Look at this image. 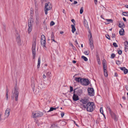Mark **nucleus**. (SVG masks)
Masks as SVG:
<instances>
[{
    "label": "nucleus",
    "mask_w": 128,
    "mask_h": 128,
    "mask_svg": "<svg viewBox=\"0 0 128 128\" xmlns=\"http://www.w3.org/2000/svg\"><path fill=\"white\" fill-rule=\"evenodd\" d=\"M76 88L74 89V94L72 97L73 100L74 101H76L79 100V98L78 95L76 94L75 93V90Z\"/></svg>",
    "instance_id": "1a4fd4ad"
},
{
    "label": "nucleus",
    "mask_w": 128,
    "mask_h": 128,
    "mask_svg": "<svg viewBox=\"0 0 128 128\" xmlns=\"http://www.w3.org/2000/svg\"><path fill=\"white\" fill-rule=\"evenodd\" d=\"M97 62H98V64H100V59L98 58H97Z\"/></svg>",
    "instance_id": "603ef678"
},
{
    "label": "nucleus",
    "mask_w": 128,
    "mask_h": 128,
    "mask_svg": "<svg viewBox=\"0 0 128 128\" xmlns=\"http://www.w3.org/2000/svg\"><path fill=\"white\" fill-rule=\"evenodd\" d=\"M28 33H30L32 30V26H30V25H28Z\"/></svg>",
    "instance_id": "4be33fe9"
},
{
    "label": "nucleus",
    "mask_w": 128,
    "mask_h": 128,
    "mask_svg": "<svg viewBox=\"0 0 128 128\" xmlns=\"http://www.w3.org/2000/svg\"><path fill=\"white\" fill-rule=\"evenodd\" d=\"M84 24L85 27L88 30H89L88 22L85 19H84Z\"/></svg>",
    "instance_id": "2eb2a0df"
},
{
    "label": "nucleus",
    "mask_w": 128,
    "mask_h": 128,
    "mask_svg": "<svg viewBox=\"0 0 128 128\" xmlns=\"http://www.w3.org/2000/svg\"><path fill=\"white\" fill-rule=\"evenodd\" d=\"M124 29L122 28L119 31V33L120 35L123 36L124 34Z\"/></svg>",
    "instance_id": "aec40b11"
},
{
    "label": "nucleus",
    "mask_w": 128,
    "mask_h": 128,
    "mask_svg": "<svg viewBox=\"0 0 128 128\" xmlns=\"http://www.w3.org/2000/svg\"><path fill=\"white\" fill-rule=\"evenodd\" d=\"M32 114L33 118L36 120L35 118H36L38 117H40L42 116L43 115V113L42 112L38 111L36 112V113L33 112Z\"/></svg>",
    "instance_id": "20e7f679"
},
{
    "label": "nucleus",
    "mask_w": 128,
    "mask_h": 128,
    "mask_svg": "<svg viewBox=\"0 0 128 128\" xmlns=\"http://www.w3.org/2000/svg\"><path fill=\"white\" fill-rule=\"evenodd\" d=\"M118 26L119 27L122 28L124 27V23L123 22L120 23L119 24Z\"/></svg>",
    "instance_id": "6ab92c4d"
},
{
    "label": "nucleus",
    "mask_w": 128,
    "mask_h": 128,
    "mask_svg": "<svg viewBox=\"0 0 128 128\" xmlns=\"http://www.w3.org/2000/svg\"><path fill=\"white\" fill-rule=\"evenodd\" d=\"M69 44L70 45L72 46V49H73V50H76V48L75 47V46H74L73 45V44H72V43H71V42L69 43Z\"/></svg>",
    "instance_id": "393cba45"
},
{
    "label": "nucleus",
    "mask_w": 128,
    "mask_h": 128,
    "mask_svg": "<svg viewBox=\"0 0 128 128\" xmlns=\"http://www.w3.org/2000/svg\"><path fill=\"white\" fill-rule=\"evenodd\" d=\"M122 15L124 16H128V12H123L122 13Z\"/></svg>",
    "instance_id": "bb28decb"
},
{
    "label": "nucleus",
    "mask_w": 128,
    "mask_h": 128,
    "mask_svg": "<svg viewBox=\"0 0 128 128\" xmlns=\"http://www.w3.org/2000/svg\"><path fill=\"white\" fill-rule=\"evenodd\" d=\"M80 78L78 77V78H76V77L75 78V80L77 82H80Z\"/></svg>",
    "instance_id": "473e14b6"
},
{
    "label": "nucleus",
    "mask_w": 128,
    "mask_h": 128,
    "mask_svg": "<svg viewBox=\"0 0 128 128\" xmlns=\"http://www.w3.org/2000/svg\"><path fill=\"white\" fill-rule=\"evenodd\" d=\"M128 72V70L127 69L125 68L124 70V72L125 74H126Z\"/></svg>",
    "instance_id": "79ce46f5"
},
{
    "label": "nucleus",
    "mask_w": 128,
    "mask_h": 128,
    "mask_svg": "<svg viewBox=\"0 0 128 128\" xmlns=\"http://www.w3.org/2000/svg\"><path fill=\"white\" fill-rule=\"evenodd\" d=\"M89 44H92L93 43V42L92 39H89Z\"/></svg>",
    "instance_id": "a19ab883"
},
{
    "label": "nucleus",
    "mask_w": 128,
    "mask_h": 128,
    "mask_svg": "<svg viewBox=\"0 0 128 128\" xmlns=\"http://www.w3.org/2000/svg\"><path fill=\"white\" fill-rule=\"evenodd\" d=\"M16 41L19 45L20 46L21 45V41L20 37H18L17 38Z\"/></svg>",
    "instance_id": "dca6fc26"
},
{
    "label": "nucleus",
    "mask_w": 128,
    "mask_h": 128,
    "mask_svg": "<svg viewBox=\"0 0 128 128\" xmlns=\"http://www.w3.org/2000/svg\"><path fill=\"white\" fill-rule=\"evenodd\" d=\"M64 112H62L61 114V116L62 118H63L64 116Z\"/></svg>",
    "instance_id": "4d7b16f0"
},
{
    "label": "nucleus",
    "mask_w": 128,
    "mask_h": 128,
    "mask_svg": "<svg viewBox=\"0 0 128 128\" xmlns=\"http://www.w3.org/2000/svg\"><path fill=\"white\" fill-rule=\"evenodd\" d=\"M88 94L91 96H94V90L93 88H89L88 89Z\"/></svg>",
    "instance_id": "6e6552de"
},
{
    "label": "nucleus",
    "mask_w": 128,
    "mask_h": 128,
    "mask_svg": "<svg viewBox=\"0 0 128 128\" xmlns=\"http://www.w3.org/2000/svg\"><path fill=\"white\" fill-rule=\"evenodd\" d=\"M114 76H116V77L118 76V75L117 74L116 72H115V73Z\"/></svg>",
    "instance_id": "0e129e2a"
},
{
    "label": "nucleus",
    "mask_w": 128,
    "mask_h": 128,
    "mask_svg": "<svg viewBox=\"0 0 128 128\" xmlns=\"http://www.w3.org/2000/svg\"><path fill=\"white\" fill-rule=\"evenodd\" d=\"M106 38L109 40H110V38L109 36L108 35H106Z\"/></svg>",
    "instance_id": "09e8293b"
},
{
    "label": "nucleus",
    "mask_w": 128,
    "mask_h": 128,
    "mask_svg": "<svg viewBox=\"0 0 128 128\" xmlns=\"http://www.w3.org/2000/svg\"><path fill=\"white\" fill-rule=\"evenodd\" d=\"M31 86L32 88V90L33 91L34 90V87H35V84L34 81L32 80V84L31 85Z\"/></svg>",
    "instance_id": "f3484780"
},
{
    "label": "nucleus",
    "mask_w": 128,
    "mask_h": 128,
    "mask_svg": "<svg viewBox=\"0 0 128 128\" xmlns=\"http://www.w3.org/2000/svg\"><path fill=\"white\" fill-rule=\"evenodd\" d=\"M122 63L119 60H117L116 61V64H120Z\"/></svg>",
    "instance_id": "3c124183"
},
{
    "label": "nucleus",
    "mask_w": 128,
    "mask_h": 128,
    "mask_svg": "<svg viewBox=\"0 0 128 128\" xmlns=\"http://www.w3.org/2000/svg\"><path fill=\"white\" fill-rule=\"evenodd\" d=\"M71 26H72V33H74V32L76 30V28L75 27V26L74 25L72 24L71 25Z\"/></svg>",
    "instance_id": "5701e85b"
},
{
    "label": "nucleus",
    "mask_w": 128,
    "mask_h": 128,
    "mask_svg": "<svg viewBox=\"0 0 128 128\" xmlns=\"http://www.w3.org/2000/svg\"><path fill=\"white\" fill-rule=\"evenodd\" d=\"M45 84L42 81L39 82L38 85V88L39 89H43L45 87Z\"/></svg>",
    "instance_id": "0eeeda50"
},
{
    "label": "nucleus",
    "mask_w": 128,
    "mask_h": 128,
    "mask_svg": "<svg viewBox=\"0 0 128 128\" xmlns=\"http://www.w3.org/2000/svg\"><path fill=\"white\" fill-rule=\"evenodd\" d=\"M78 92L80 93H82V90H79L78 91Z\"/></svg>",
    "instance_id": "13d9d810"
},
{
    "label": "nucleus",
    "mask_w": 128,
    "mask_h": 128,
    "mask_svg": "<svg viewBox=\"0 0 128 128\" xmlns=\"http://www.w3.org/2000/svg\"><path fill=\"white\" fill-rule=\"evenodd\" d=\"M81 58L83 59L85 61H86L88 60L87 58L86 57L84 56H82Z\"/></svg>",
    "instance_id": "72a5a7b5"
},
{
    "label": "nucleus",
    "mask_w": 128,
    "mask_h": 128,
    "mask_svg": "<svg viewBox=\"0 0 128 128\" xmlns=\"http://www.w3.org/2000/svg\"><path fill=\"white\" fill-rule=\"evenodd\" d=\"M52 8V6L51 4L50 3L48 2V3H45L44 11L46 15L48 14V10H50Z\"/></svg>",
    "instance_id": "7ed1b4c3"
},
{
    "label": "nucleus",
    "mask_w": 128,
    "mask_h": 128,
    "mask_svg": "<svg viewBox=\"0 0 128 128\" xmlns=\"http://www.w3.org/2000/svg\"><path fill=\"white\" fill-rule=\"evenodd\" d=\"M107 108L108 110L109 113L110 114L113 112L112 111H111L110 108H109V107H107Z\"/></svg>",
    "instance_id": "2f4dec72"
},
{
    "label": "nucleus",
    "mask_w": 128,
    "mask_h": 128,
    "mask_svg": "<svg viewBox=\"0 0 128 128\" xmlns=\"http://www.w3.org/2000/svg\"><path fill=\"white\" fill-rule=\"evenodd\" d=\"M120 70H122V71H124V69L125 68L124 67H120Z\"/></svg>",
    "instance_id": "6e6d98bb"
},
{
    "label": "nucleus",
    "mask_w": 128,
    "mask_h": 128,
    "mask_svg": "<svg viewBox=\"0 0 128 128\" xmlns=\"http://www.w3.org/2000/svg\"><path fill=\"white\" fill-rule=\"evenodd\" d=\"M45 37L44 35H42L41 36L40 40H46Z\"/></svg>",
    "instance_id": "c756f323"
},
{
    "label": "nucleus",
    "mask_w": 128,
    "mask_h": 128,
    "mask_svg": "<svg viewBox=\"0 0 128 128\" xmlns=\"http://www.w3.org/2000/svg\"><path fill=\"white\" fill-rule=\"evenodd\" d=\"M77 3L78 2L76 1L75 0L74 1V3L73 4H77Z\"/></svg>",
    "instance_id": "680f3d73"
},
{
    "label": "nucleus",
    "mask_w": 128,
    "mask_h": 128,
    "mask_svg": "<svg viewBox=\"0 0 128 128\" xmlns=\"http://www.w3.org/2000/svg\"><path fill=\"white\" fill-rule=\"evenodd\" d=\"M73 91V88L71 86H70V92H71Z\"/></svg>",
    "instance_id": "de8ad7c7"
},
{
    "label": "nucleus",
    "mask_w": 128,
    "mask_h": 128,
    "mask_svg": "<svg viewBox=\"0 0 128 128\" xmlns=\"http://www.w3.org/2000/svg\"><path fill=\"white\" fill-rule=\"evenodd\" d=\"M36 38H35L33 40V42L32 43V52L33 58L34 59L35 57L36 54Z\"/></svg>",
    "instance_id": "f03ea898"
},
{
    "label": "nucleus",
    "mask_w": 128,
    "mask_h": 128,
    "mask_svg": "<svg viewBox=\"0 0 128 128\" xmlns=\"http://www.w3.org/2000/svg\"><path fill=\"white\" fill-rule=\"evenodd\" d=\"M100 111L101 114H102L104 116H105V115L103 113V110L102 107H101L100 109Z\"/></svg>",
    "instance_id": "c85d7f7f"
},
{
    "label": "nucleus",
    "mask_w": 128,
    "mask_h": 128,
    "mask_svg": "<svg viewBox=\"0 0 128 128\" xmlns=\"http://www.w3.org/2000/svg\"><path fill=\"white\" fill-rule=\"evenodd\" d=\"M89 53V50H87L85 51L84 52V54L86 55H88Z\"/></svg>",
    "instance_id": "37998d69"
},
{
    "label": "nucleus",
    "mask_w": 128,
    "mask_h": 128,
    "mask_svg": "<svg viewBox=\"0 0 128 128\" xmlns=\"http://www.w3.org/2000/svg\"><path fill=\"white\" fill-rule=\"evenodd\" d=\"M106 63V61L104 59L102 60V64H105Z\"/></svg>",
    "instance_id": "5fc2aeb1"
},
{
    "label": "nucleus",
    "mask_w": 128,
    "mask_h": 128,
    "mask_svg": "<svg viewBox=\"0 0 128 128\" xmlns=\"http://www.w3.org/2000/svg\"><path fill=\"white\" fill-rule=\"evenodd\" d=\"M104 76L106 77H107L108 76V73L107 70L104 71Z\"/></svg>",
    "instance_id": "7c9ffc66"
},
{
    "label": "nucleus",
    "mask_w": 128,
    "mask_h": 128,
    "mask_svg": "<svg viewBox=\"0 0 128 128\" xmlns=\"http://www.w3.org/2000/svg\"><path fill=\"white\" fill-rule=\"evenodd\" d=\"M113 45L115 47H118V46L115 42H114L113 44Z\"/></svg>",
    "instance_id": "49530a36"
},
{
    "label": "nucleus",
    "mask_w": 128,
    "mask_h": 128,
    "mask_svg": "<svg viewBox=\"0 0 128 128\" xmlns=\"http://www.w3.org/2000/svg\"><path fill=\"white\" fill-rule=\"evenodd\" d=\"M115 55L114 54H112L111 55V58H114L115 57Z\"/></svg>",
    "instance_id": "c03bdc74"
},
{
    "label": "nucleus",
    "mask_w": 128,
    "mask_h": 128,
    "mask_svg": "<svg viewBox=\"0 0 128 128\" xmlns=\"http://www.w3.org/2000/svg\"><path fill=\"white\" fill-rule=\"evenodd\" d=\"M18 94L19 92L18 91V90L17 88L16 87V86L14 88V96H12V98H13L14 99V96L15 100L16 101H17L18 100Z\"/></svg>",
    "instance_id": "423d86ee"
},
{
    "label": "nucleus",
    "mask_w": 128,
    "mask_h": 128,
    "mask_svg": "<svg viewBox=\"0 0 128 128\" xmlns=\"http://www.w3.org/2000/svg\"><path fill=\"white\" fill-rule=\"evenodd\" d=\"M34 22V19L31 18H30L28 20V25H30V26H32V25H33Z\"/></svg>",
    "instance_id": "4468645a"
},
{
    "label": "nucleus",
    "mask_w": 128,
    "mask_h": 128,
    "mask_svg": "<svg viewBox=\"0 0 128 128\" xmlns=\"http://www.w3.org/2000/svg\"><path fill=\"white\" fill-rule=\"evenodd\" d=\"M54 33L53 32H52L51 34V40H52L54 42H57L54 40Z\"/></svg>",
    "instance_id": "412c9836"
},
{
    "label": "nucleus",
    "mask_w": 128,
    "mask_h": 128,
    "mask_svg": "<svg viewBox=\"0 0 128 128\" xmlns=\"http://www.w3.org/2000/svg\"><path fill=\"white\" fill-rule=\"evenodd\" d=\"M123 20L124 21H126V18H123Z\"/></svg>",
    "instance_id": "69168bd1"
},
{
    "label": "nucleus",
    "mask_w": 128,
    "mask_h": 128,
    "mask_svg": "<svg viewBox=\"0 0 128 128\" xmlns=\"http://www.w3.org/2000/svg\"><path fill=\"white\" fill-rule=\"evenodd\" d=\"M126 90H128V86H126Z\"/></svg>",
    "instance_id": "338daca9"
},
{
    "label": "nucleus",
    "mask_w": 128,
    "mask_h": 128,
    "mask_svg": "<svg viewBox=\"0 0 128 128\" xmlns=\"http://www.w3.org/2000/svg\"><path fill=\"white\" fill-rule=\"evenodd\" d=\"M124 44L125 46L128 47V42L127 41H125L124 42Z\"/></svg>",
    "instance_id": "4c0bfd02"
},
{
    "label": "nucleus",
    "mask_w": 128,
    "mask_h": 128,
    "mask_svg": "<svg viewBox=\"0 0 128 128\" xmlns=\"http://www.w3.org/2000/svg\"><path fill=\"white\" fill-rule=\"evenodd\" d=\"M106 21L108 22H109V23L110 22L112 23L113 22V20L112 19H106Z\"/></svg>",
    "instance_id": "58836bf2"
},
{
    "label": "nucleus",
    "mask_w": 128,
    "mask_h": 128,
    "mask_svg": "<svg viewBox=\"0 0 128 128\" xmlns=\"http://www.w3.org/2000/svg\"><path fill=\"white\" fill-rule=\"evenodd\" d=\"M10 109L9 108H7L6 110L5 113V116L6 118H8L10 114Z\"/></svg>",
    "instance_id": "f8f14e48"
},
{
    "label": "nucleus",
    "mask_w": 128,
    "mask_h": 128,
    "mask_svg": "<svg viewBox=\"0 0 128 128\" xmlns=\"http://www.w3.org/2000/svg\"><path fill=\"white\" fill-rule=\"evenodd\" d=\"M103 70L104 71H106L107 69V66L106 64H103Z\"/></svg>",
    "instance_id": "a878e982"
},
{
    "label": "nucleus",
    "mask_w": 128,
    "mask_h": 128,
    "mask_svg": "<svg viewBox=\"0 0 128 128\" xmlns=\"http://www.w3.org/2000/svg\"><path fill=\"white\" fill-rule=\"evenodd\" d=\"M58 127V124L56 123H54L51 125L50 127L51 128H56Z\"/></svg>",
    "instance_id": "a211bd4d"
},
{
    "label": "nucleus",
    "mask_w": 128,
    "mask_h": 128,
    "mask_svg": "<svg viewBox=\"0 0 128 128\" xmlns=\"http://www.w3.org/2000/svg\"><path fill=\"white\" fill-rule=\"evenodd\" d=\"M80 101L84 104H86L89 102L88 99L86 98L82 99L80 100Z\"/></svg>",
    "instance_id": "9b49d317"
},
{
    "label": "nucleus",
    "mask_w": 128,
    "mask_h": 128,
    "mask_svg": "<svg viewBox=\"0 0 128 128\" xmlns=\"http://www.w3.org/2000/svg\"><path fill=\"white\" fill-rule=\"evenodd\" d=\"M40 57H39V58H38V64H40Z\"/></svg>",
    "instance_id": "8fccbe9b"
},
{
    "label": "nucleus",
    "mask_w": 128,
    "mask_h": 128,
    "mask_svg": "<svg viewBox=\"0 0 128 128\" xmlns=\"http://www.w3.org/2000/svg\"><path fill=\"white\" fill-rule=\"evenodd\" d=\"M94 103L92 102H89L86 105L82 104L81 105L82 108H86L87 111L90 112H92L94 110Z\"/></svg>",
    "instance_id": "f257e3e1"
},
{
    "label": "nucleus",
    "mask_w": 128,
    "mask_h": 128,
    "mask_svg": "<svg viewBox=\"0 0 128 128\" xmlns=\"http://www.w3.org/2000/svg\"><path fill=\"white\" fill-rule=\"evenodd\" d=\"M122 51L121 50H119L118 51V53L120 55L122 54Z\"/></svg>",
    "instance_id": "864d4df0"
},
{
    "label": "nucleus",
    "mask_w": 128,
    "mask_h": 128,
    "mask_svg": "<svg viewBox=\"0 0 128 128\" xmlns=\"http://www.w3.org/2000/svg\"><path fill=\"white\" fill-rule=\"evenodd\" d=\"M90 48L92 50L94 48L93 43L90 44Z\"/></svg>",
    "instance_id": "ea45409f"
},
{
    "label": "nucleus",
    "mask_w": 128,
    "mask_h": 128,
    "mask_svg": "<svg viewBox=\"0 0 128 128\" xmlns=\"http://www.w3.org/2000/svg\"><path fill=\"white\" fill-rule=\"evenodd\" d=\"M80 82L82 84L85 86L88 85L90 83L88 80L86 79L81 78Z\"/></svg>",
    "instance_id": "39448f33"
},
{
    "label": "nucleus",
    "mask_w": 128,
    "mask_h": 128,
    "mask_svg": "<svg viewBox=\"0 0 128 128\" xmlns=\"http://www.w3.org/2000/svg\"><path fill=\"white\" fill-rule=\"evenodd\" d=\"M76 62L75 60H74L72 61V63L73 64H75L76 63Z\"/></svg>",
    "instance_id": "774afa93"
},
{
    "label": "nucleus",
    "mask_w": 128,
    "mask_h": 128,
    "mask_svg": "<svg viewBox=\"0 0 128 128\" xmlns=\"http://www.w3.org/2000/svg\"><path fill=\"white\" fill-rule=\"evenodd\" d=\"M112 118L115 122H117L118 120V116L114 112L110 114Z\"/></svg>",
    "instance_id": "9d476101"
},
{
    "label": "nucleus",
    "mask_w": 128,
    "mask_h": 128,
    "mask_svg": "<svg viewBox=\"0 0 128 128\" xmlns=\"http://www.w3.org/2000/svg\"><path fill=\"white\" fill-rule=\"evenodd\" d=\"M40 43L42 46L45 50H46V40H40Z\"/></svg>",
    "instance_id": "ddd939ff"
},
{
    "label": "nucleus",
    "mask_w": 128,
    "mask_h": 128,
    "mask_svg": "<svg viewBox=\"0 0 128 128\" xmlns=\"http://www.w3.org/2000/svg\"><path fill=\"white\" fill-rule=\"evenodd\" d=\"M43 78L44 79H45L46 78V76L44 74L43 76Z\"/></svg>",
    "instance_id": "bf43d9fd"
},
{
    "label": "nucleus",
    "mask_w": 128,
    "mask_h": 128,
    "mask_svg": "<svg viewBox=\"0 0 128 128\" xmlns=\"http://www.w3.org/2000/svg\"><path fill=\"white\" fill-rule=\"evenodd\" d=\"M71 21L74 24L75 22V21L74 20L72 19V20Z\"/></svg>",
    "instance_id": "e2e57ef3"
},
{
    "label": "nucleus",
    "mask_w": 128,
    "mask_h": 128,
    "mask_svg": "<svg viewBox=\"0 0 128 128\" xmlns=\"http://www.w3.org/2000/svg\"><path fill=\"white\" fill-rule=\"evenodd\" d=\"M84 11V8L83 7H82L80 9V14H82Z\"/></svg>",
    "instance_id": "e433bc0d"
},
{
    "label": "nucleus",
    "mask_w": 128,
    "mask_h": 128,
    "mask_svg": "<svg viewBox=\"0 0 128 128\" xmlns=\"http://www.w3.org/2000/svg\"><path fill=\"white\" fill-rule=\"evenodd\" d=\"M112 38H115V35L114 34H112Z\"/></svg>",
    "instance_id": "052dcab7"
},
{
    "label": "nucleus",
    "mask_w": 128,
    "mask_h": 128,
    "mask_svg": "<svg viewBox=\"0 0 128 128\" xmlns=\"http://www.w3.org/2000/svg\"><path fill=\"white\" fill-rule=\"evenodd\" d=\"M55 24L54 22L53 21H52L50 22V26H52L54 25Z\"/></svg>",
    "instance_id": "a18cd8bd"
},
{
    "label": "nucleus",
    "mask_w": 128,
    "mask_h": 128,
    "mask_svg": "<svg viewBox=\"0 0 128 128\" xmlns=\"http://www.w3.org/2000/svg\"><path fill=\"white\" fill-rule=\"evenodd\" d=\"M6 99L7 100H8V89L7 88L6 90Z\"/></svg>",
    "instance_id": "c9c22d12"
},
{
    "label": "nucleus",
    "mask_w": 128,
    "mask_h": 128,
    "mask_svg": "<svg viewBox=\"0 0 128 128\" xmlns=\"http://www.w3.org/2000/svg\"><path fill=\"white\" fill-rule=\"evenodd\" d=\"M88 32L89 33V34L88 35V37L89 38V39H92V35L91 34V32H90V30H88Z\"/></svg>",
    "instance_id": "b1692460"
},
{
    "label": "nucleus",
    "mask_w": 128,
    "mask_h": 128,
    "mask_svg": "<svg viewBox=\"0 0 128 128\" xmlns=\"http://www.w3.org/2000/svg\"><path fill=\"white\" fill-rule=\"evenodd\" d=\"M56 108H54L53 107H51L50 108V110H49L47 112H48L52 111L54 110H56Z\"/></svg>",
    "instance_id": "cd10ccee"
},
{
    "label": "nucleus",
    "mask_w": 128,
    "mask_h": 128,
    "mask_svg": "<svg viewBox=\"0 0 128 128\" xmlns=\"http://www.w3.org/2000/svg\"><path fill=\"white\" fill-rule=\"evenodd\" d=\"M51 73L50 72H47L46 74V75L48 77L50 78L51 77Z\"/></svg>",
    "instance_id": "f704fd0d"
}]
</instances>
